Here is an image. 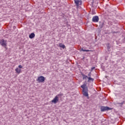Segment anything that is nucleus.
Returning a JSON list of instances; mask_svg holds the SVG:
<instances>
[{
    "instance_id": "obj_1",
    "label": "nucleus",
    "mask_w": 125,
    "mask_h": 125,
    "mask_svg": "<svg viewBox=\"0 0 125 125\" xmlns=\"http://www.w3.org/2000/svg\"><path fill=\"white\" fill-rule=\"evenodd\" d=\"M60 95H57L55 97V98L51 101L52 103L54 104H56L58 101H59V96Z\"/></svg>"
},
{
    "instance_id": "obj_2",
    "label": "nucleus",
    "mask_w": 125,
    "mask_h": 125,
    "mask_svg": "<svg viewBox=\"0 0 125 125\" xmlns=\"http://www.w3.org/2000/svg\"><path fill=\"white\" fill-rule=\"evenodd\" d=\"M0 43L2 46H3L4 47H5V48H6V49H7V48H6V45L7 44L6 41L2 39L0 41Z\"/></svg>"
},
{
    "instance_id": "obj_3",
    "label": "nucleus",
    "mask_w": 125,
    "mask_h": 125,
    "mask_svg": "<svg viewBox=\"0 0 125 125\" xmlns=\"http://www.w3.org/2000/svg\"><path fill=\"white\" fill-rule=\"evenodd\" d=\"M45 81V78H44V77L41 76L38 77V79H37V81L38 82V83H43Z\"/></svg>"
},
{
    "instance_id": "obj_4",
    "label": "nucleus",
    "mask_w": 125,
    "mask_h": 125,
    "mask_svg": "<svg viewBox=\"0 0 125 125\" xmlns=\"http://www.w3.org/2000/svg\"><path fill=\"white\" fill-rule=\"evenodd\" d=\"M109 110H111L108 106H102L101 107V112H105V111H109Z\"/></svg>"
},
{
    "instance_id": "obj_5",
    "label": "nucleus",
    "mask_w": 125,
    "mask_h": 125,
    "mask_svg": "<svg viewBox=\"0 0 125 125\" xmlns=\"http://www.w3.org/2000/svg\"><path fill=\"white\" fill-rule=\"evenodd\" d=\"M75 3H76L77 7H79L80 5H82V0H74Z\"/></svg>"
},
{
    "instance_id": "obj_6",
    "label": "nucleus",
    "mask_w": 125,
    "mask_h": 125,
    "mask_svg": "<svg viewBox=\"0 0 125 125\" xmlns=\"http://www.w3.org/2000/svg\"><path fill=\"white\" fill-rule=\"evenodd\" d=\"M83 95L87 97L88 96V89H85V90H83Z\"/></svg>"
},
{
    "instance_id": "obj_7",
    "label": "nucleus",
    "mask_w": 125,
    "mask_h": 125,
    "mask_svg": "<svg viewBox=\"0 0 125 125\" xmlns=\"http://www.w3.org/2000/svg\"><path fill=\"white\" fill-rule=\"evenodd\" d=\"M99 21V17L98 16H96L93 17L92 21L95 22H97Z\"/></svg>"
},
{
    "instance_id": "obj_8",
    "label": "nucleus",
    "mask_w": 125,
    "mask_h": 125,
    "mask_svg": "<svg viewBox=\"0 0 125 125\" xmlns=\"http://www.w3.org/2000/svg\"><path fill=\"white\" fill-rule=\"evenodd\" d=\"M82 88H83V90H85V89H87V87H86V85L85 84H83L81 85Z\"/></svg>"
},
{
    "instance_id": "obj_9",
    "label": "nucleus",
    "mask_w": 125,
    "mask_h": 125,
    "mask_svg": "<svg viewBox=\"0 0 125 125\" xmlns=\"http://www.w3.org/2000/svg\"><path fill=\"white\" fill-rule=\"evenodd\" d=\"M15 71H16V73H17L18 74H20V73H21V69H20V68H17L15 69Z\"/></svg>"
},
{
    "instance_id": "obj_10",
    "label": "nucleus",
    "mask_w": 125,
    "mask_h": 125,
    "mask_svg": "<svg viewBox=\"0 0 125 125\" xmlns=\"http://www.w3.org/2000/svg\"><path fill=\"white\" fill-rule=\"evenodd\" d=\"M35 33H32L29 35V39H33V38L35 37Z\"/></svg>"
},
{
    "instance_id": "obj_11",
    "label": "nucleus",
    "mask_w": 125,
    "mask_h": 125,
    "mask_svg": "<svg viewBox=\"0 0 125 125\" xmlns=\"http://www.w3.org/2000/svg\"><path fill=\"white\" fill-rule=\"evenodd\" d=\"M88 82H93V81H94V79L91 78L90 77H88Z\"/></svg>"
},
{
    "instance_id": "obj_12",
    "label": "nucleus",
    "mask_w": 125,
    "mask_h": 125,
    "mask_svg": "<svg viewBox=\"0 0 125 125\" xmlns=\"http://www.w3.org/2000/svg\"><path fill=\"white\" fill-rule=\"evenodd\" d=\"M59 46H60V47H62V48H65V45H64L62 43H60L59 44Z\"/></svg>"
},
{
    "instance_id": "obj_13",
    "label": "nucleus",
    "mask_w": 125,
    "mask_h": 125,
    "mask_svg": "<svg viewBox=\"0 0 125 125\" xmlns=\"http://www.w3.org/2000/svg\"><path fill=\"white\" fill-rule=\"evenodd\" d=\"M83 80H86V79H88V77L86 75H83Z\"/></svg>"
},
{
    "instance_id": "obj_14",
    "label": "nucleus",
    "mask_w": 125,
    "mask_h": 125,
    "mask_svg": "<svg viewBox=\"0 0 125 125\" xmlns=\"http://www.w3.org/2000/svg\"><path fill=\"white\" fill-rule=\"evenodd\" d=\"M82 51H86V52H88L89 51H93V50H85V49H82Z\"/></svg>"
},
{
    "instance_id": "obj_15",
    "label": "nucleus",
    "mask_w": 125,
    "mask_h": 125,
    "mask_svg": "<svg viewBox=\"0 0 125 125\" xmlns=\"http://www.w3.org/2000/svg\"><path fill=\"white\" fill-rule=\"evenodd\" d=\"M18 67L20 68V69H22V68H23V66L21 65H19L18 66Z\"/></svg>"
},
{
    "instance_id": "obj_16",
    "label": "nucleus",
    "mask_w": 125,
    "mask_h": 125,
    "mask_svg": "<svg viewBox=\"0 0 125 125\" xmlns=\"http://www.w3.org/2000/svg\"><path fill=\"white\" fill-rule=\"evenodd\" d=\"M88 76L89 78V77L90 78V77H91V72L89 73L88 74Z\"/></svg>"
},
{
    "instance_id": "obj_17",
    "label": "nucleus",
    "mask_w": 125,
    "mask_h": 125,
    "mask_svg": "<svg viewBox=\"0 0 125 125\" xmlns=\"http://www.w3.org/2000/svg\"><path fill=\"white\" fill-rule=\"evenodd\" d=\"M94 69H95V67H91V71L92 72V71H93V70H94Z\"/></svg>"
}]
</instances>
